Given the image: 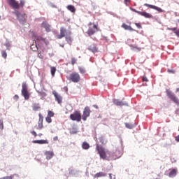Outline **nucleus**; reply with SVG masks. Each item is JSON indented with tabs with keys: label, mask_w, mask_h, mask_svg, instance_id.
<instances>
[{
	"label": "nucleus",
	"mask_w": 179,
	"mask_h": 179,
	"mask_svg": "<svg viewBox=\"0 0 179 179\" xmlns=\"http://www.w3.org/2000/svg\"><path fill=\"white\" fill-rule=\"evenodd\" d=\"M96 150L98 152L99 157L103 160H108V159H111L112 160H117V159H120L121 156V152L115 151V152L111 153L110 151L106 150L102 145H99L97 144L96 145Z\"/></svg>",
	"instance_id": "1"
},
{
	"label": "nucleus",
	"mask_w": 179,
	"mask_h": 179,
	"mask_svg": "<svg viewBox=\"0 0 179 179\" xmlns=\"http://www.w3.org/2000/svg\"><path fill=\"white\" fill-rule=\"evenodd\" d=\"M13 13L17 16V20L22 24H24L27 22V15L22 14L19 11H14Z\"/></svg>",
	"instance_id": "2"
},
{
	"label": "nucleus",
	"mask_w": 179,
	"mask_h": 179,
	"mask_svg": "<svg viewBox=\"0 0 179 179\" xmlns=\"http://www.w3.org/2000/svg\"><path fill=\"white\" fill-rule=\"evenodd\" d=\"M88 30L87 31V34L88 36H93L96 31H99V28L97 27V25L94 24V23L90 22L88 24Z\"/></svg>",
	"instance_id": "3"
},
{
	"label": "nucleus",
	"mask_w": 179,
	"mask_h": 179,
	"mask_svg": "<svg viewBox=\"0 0 179 179\" xmlns=\"http://www.w3.org/2000/svg\"><path fill=\"white\" fill-rule=\"evenodd\" d=\"M22 95L24 98V100H29L30 99V92L27 90V85L24 83L22 85Z\"/></svg>",
	"instance_id": "4"
},
{
	"label": "nucleus",
	"mask_w": 179,
	"mask_h": 179,
	"mask_svg": "<svg viewBox=\"0 0 179 179\" xmlns=\"http://www.w3.org/2000/svg\"><path fill=\"white\" fill-rule=\"evenodd\" d=\"M70 119L72 120V121H77V122H80L82 120V114H80V111L76 110L70 115Z\"/></svg>",
	"instance_id": "5"
},
{
	"label": "nucleus",
	"mask_w": 179,
	"mask_h": 179,
	"mask_svg": "<svg viewBox=\"0 0 179 179\" xmlns=\"http://www.w3.org/2000/svg\"><path fill=\"white\" fill-rule=\"evenodd\" d=\"M166 96L169 97V99H170V100L173 101V103H176V104H179L178 98L176 96V94H174V93H172V92L170 91V90H166Z\"/></svg>",
	"instance_id": "6"
},
{
	"label": "nucleus",
	"mask_w": 179,
	"mask_h": 179,
	"mask_svg": "<svg viewBox=\"0 0 179 179\" xmlns=\"http://www.w3.org/2000/svg\"><path fill=\"white\" fill-rule=\"evenodd\" d=\"M69 80H71L73 83H78V82H80V75L76 72L72 73L70 74Z\"/></svg>",
	"instance_id": "7"
},
{
	"label": "nucleus",
	"mask_w": 179,
	"mask_h": 179,
	"mask_svg": "<svg viewBox=\"0 0 179 179\" xmlns=\"http://www.w3.org/2000/svg\"><path fill=\"white\" fill-rule=\"evenodd\" d=\"M7 3L13 9H20V5H19V1L16 0H7Z\"/></svg>",
	"instance_id": "8"
},
{
	"label": "nucleus",
	"mask_w": 179,
	"mask_h": 179,
	"mask_svg": "<svg viewBox=\"0 0 179 179\" xmlns=\"http://www.w3.org/2000/svg\"><path fill=\"white\" fill-rule=\"evenodd\" d=\"M90 113H92V110H90V108L89 106H86L84 108V111L83 114V121H86V120H87V117H90Z\"/></svg>",
	"instance_id": "9"
},
{
	"label": "nucleus",
	"mask_w": 179,
	"mask_h": 179,
	"mask_svg": "<svg viewBox=\"0 0 179 179\" xmlns=\"http://www.w3.org/2000/svg\"><path fill=\"white\" fill-rule=\"evenodd\" d=\"M88 50L94 54L99 52V48H97V45L92 43L88 46Z\"/></svg>",
	"instance_id": "10"
},
{
	"label": "nucleus",
	"mask_w": 179,
	"mask_h": 179,
	"mask_svg": "<svg viewBox=\"0 0 179 179\" xmlns=\"http://www.w3.org/2000/svg\"><path fill=\"white\" fill-rule=\"evenodd\" d=\"M52 94L55 96V99L56 101H57L58 104H61L62 103V96L55 91L52 92Z\"/></svg>",
	"instance_id": "11"
},
{
	"label": "nucleus",
	"mask_w": 179,
	"mask_h": 179,
	"mask_svg": "<svg viewBox=\"0 0 179 179\" xmlns=\"http://www.w3.org/2000/svg\"><path fill=\"white\" fill-rule=\"evenodd\" d=\"M67 34L66 32V29H65L64 27H61L60 28V34L57 36V38L59 40H61V38H64V37H65V36Z\"/></svg>",
	"instance_id": "12"
},
{
	"label": "nucleus",
	"mask_w": 179,
	"mask_h": 179,
	"mask_svg": "<svg viewBox=\"0 0 179 179\" xmlns=\"http://www.w3.org/2000/svg\"><path fill=\"white\" fill-rule=\"evenodd\" d=\"M41 27H43V29H45V31H47L48 33H50V31H51V25H50V24H48V22H42Z\"/></svg>",
	"instance_id": "13"
},
{
	"label": "nucleus",
	"mask_w": 179,
	"mask_h": 179,
	"mask_svg": "<svg viewBox=\"0 0 179 179\" xmlns=\"http://www.w3.org/2000/svg\"><path fill=\"white\" fill-rule=\"evenodd\" d=\"M138 15H141V16H143L144 17H146L147 19H152L153 17V15L152 14L147 13L146 11H141V12H137Z\"/></svg>",
	"instance_id": "14"
},
{
	"label": "nucleus",
	"mask_w": 179,
	"mask_h": 179,
	"mask_svg": "<svg viewBox=\"0 0 179 179\" xmlns=\"http://www.w3.org/2000/svg\"><path fill=\"white\" fill-rule=\"evenodd\" d=\"M43 117L41 116V114H39V120L38 122V127H36V129H43L44 128V126L43 125Z\"/></svg>",
	"instance_id": "15"
},
{
	"label": "nucleus",
	"mask_w": 179,
	"mask_h": 179,
	"mask_svg": "<svg viewBox=\"0 0 179 179\" xmlns=\"http://www.w3.org/2000/svg\"><path fill=\"white\" fill-rule=\"evenodd\" d=\"M144 6H147L148 8H150V9H155V10H157L158 12H163V10L156 6H153L152 4L145 3Z\"/></svg>",
	"instance_id": "16"
},
{
	"label": "nucleus",
	"mask_w": 179,
	"mask_h": 179,
	"mask_svg": "<svg viewBox=\"0 0 179 179\" xmlns=\"http://www.w3.org/2000/svg\"><path fill=\"white\" fill-rule=\"evenodd\" d=\"M32 143H38V145H48V140H34Z\"/></svg>",
	"instance_id": "17"
},
{
	"label": "nucleus",
	"mask_w": 179,
	"mask_h": 179,
	"mask_svg": "<svg viewBox=\"0 0 179 179\" xmlns=\"http://www.w3.org/2000/svg\"><path fill=\"white\" fill-rule=\"evenodd\" d=\"M45 156H46L47 160H51L52 157H54V152L53 151H46L45 152Z\"/></svg>",
	"instance_id": "18"
},
{
	"label": "nucleus",
	"mask_w": 179,
	"mask_h": 179,
	"mask_svg": "<svg viewBox=\"0 0 179 179\" xmlns=\"http://www.w3.org/2000/svg\"><path fill=\"white\" fill-rule=\"evenodd\" d=\"M122 27L124 29V30H129V31H135V29L132 28L131 26L127 25V24L123 23Z\"/></svg>",
	"instance_id": "19"
},
{
	"label": "nucleus",
	"mask_w": 179,
	"mask_h": 179,
	"mask_svg": "<svg viewBox=\"0 0 179 179\" xmlns=\"http://www.w3.org/2000/svg\"><path fill=\"white\" fill-rule=\"evenodd\" d=\"M35 43H45V38H43V36H36Z\"/></svg>",
	"instance_id": "20"
},
{
	"label": "nucleus",
	"mask_w": 179,
	"mask_h": 179,
	"mask_svg": "<svg viewBox=\"0 0 179 179\" xmlns=\"http://www.w3.org/2000/svg\"><path fill=\"white\" fill-rule=\"evenodd\" d=\"M113 103L115 106H127V103H125L122 102V101H120L118 99H114Z\"/></svg>",
	"instance_id": "21"
},
{
	"label": "nucleus",
	"mask_w": 179,
	"mask_h": 179,
	"mask_svg": "<svg viewBox=\"0 0 179 179\" xmlns=\"http://www.w3.org/2000/svg\"><path fill=\"white\" fill-rule=\"evenodd\" d=\"M107 176V173L104 172H99L94 175V178H99L100 177H106Z\"/></svg>",
	"instance_id": "22"
},
{
	"label": "nucleus",
	"mask_w": 179,
	"mask_h": 179,
	"mask_svg": "<svg viewBox=\"0 0 179 179\" xmlns=\"http://www.w3.org/2000/svg\"><path fill=\"white\" fill-rule=\"evenodd\" d=\"M82 148L83 149H84L85 150H87V149H90V145L86 142V141H84L82 144Z\"/></svg>",
	"instance_id": "23"
},
{
	"label": "nucleus",
	"mask_w": 179,
	"mask_h": 179,
	"mask_svg": "<svg viewBox=\"0 0 179 179\" xmlns=\"http://www.w3.org/2000/svg\"><path fill=\"white\" fill-rule=\"evenodd\" d=\"M177 176V169H172L169 173V177L173 178Z\"/></svg>",
	"instance_id": "24"
},
{
	"label": "nucleus",
	"mask_w": 179,
	"mask_h": 179,
	"mask_svg": "<svg viewBox=\"0 0 179 179\" xmlns=\"http://www.w3.org/2000/svg\"><path fill=\"white\" fill-rule=\"evenodd\" d=\"M67 9L68 10H70V12H71L72 13H75L76 12V8H75L74 6H72V5H69L67 6Z\"/></svg>",
	"instance_id": "25"
},
{
	"label": "nucleus",
	"mask_w": 179,
	"mask_h": 179,
	"mask_svg": "<svg viewBox=\"0 0 179 179\" xmlns=\"http://www.w3.org/2000/svg\"><path fill=\"white\" fill-rule=\"evenodd\" d=\"M32 108L34 111H38V110H40L41 107H40V103H34L32 106Z\"/></svg>",
	"instance_id": "26"
},
{
	"label": "nucleus",
	"mask_w": 179,
	"mask_h": 179,
	"mask_svg": "<svg viewBox=\"0 0 179 179\" xmlns=\"http://www.w3.org/2000/svg\"><path fill=\"white\" fill-rule=\"evenodd\" d=\"M56 72H57V68L54 67V66H50V73H51L52 78H54V76H55Z\"/></svg>",
	"instance_id": "27"
},
{
	"label": "nucleus",
	"mask_w": 179,
	"mask_h": 179,
	"mask_svg": "<svg viewBox=\"0 0 179 179\" xmlns=\"http://www.w3.org/2000/svg\"><path fill=\"white\" fill-rule=\"evenodd\" d=\"M65 40L69 45H72V37H71V36H66Z\"/></svg>",
	"instance_id": "28"
},
{
	"label": "nucleus",
	"mask_w": 179,
	"mask_h": 179,
	"mask_svg": "<svg viewBox=\"0 0 179 179\" xmlns=\"http://www.w3.org/2000/svg\"><path fill=\"white\" fill-rule=\"evenodd\" d=\"M131 50H133V51H137L139 52L141 51V48H138V46H135V45H131Z\"/></svg>",
	"instance_id": "29"
},
{
	"label": "nucleus",
	"mask_w": 179,
	"mask_h": 179,
	"mask_svg": "<svg viewBox=\"0 0 179 179\" xmlns=\"http://www.w3.org/2000/svg\"><path fill=\"white\" fill-rule=\"evenodd\" d=\"M1 55L4 59H6V57H8V54L6 53V51L2 50L1 51Z\"/></svg>",
	"instance_id": "30"
},
{
	"label": "nucleus",
	"mask_w": 179,
	"mask_h": 179,
	"mask_svg": "<svg viewBox=\"0 0 179 179\" xmlns=\"http://www.w3.org/2000/svg\"><path fill=\"white\" fill-rule=\"evenodd\" d=\"M125 127L129 129H132V128H134V124H131L129 123H125Z\"/></svg>",
	"instance_id": "31"
},
{
	"label": "nucleus",
	"mask_w": 179,
	"mask_h": 179,
	"mask_svg": "<svg viewBox=\"0 0 179 179\" xmlns=\"http://www.w3.org/2000/svg\"><path fill=\"white\" fill-rule=\"evenodd\" d=\"M45 121H46V122H48V124H51V122H52V120L51 119V117H50V116H47L45 117Z\"/></svg>",
	"instance_id": "32"
},
{
	"label": "nucleus",
	"mask_w": 179,
	"mask_h": 179,
	"mask_svg": "<svg viewBox=\"0 0 179 179\" xmlns=\"http://www.w3.org/2000/svg\"><path fill=\"white\" fill-rule=\"evenodd\" d=\"M26 3V1H24V0H20V8H23V6H24V4Z\"/></svg>",
	"instance_id": "33"
},
{
	"label": "nucleus",
	"mask_w": 179,
	"mask_h": 179,
	"mask_svg": "<svg viewBox=\"0 0 179 179\" xmlns=\"http://www.w3.org/2000/svg\"><path fill=\"white\" fill-rule=\"evenodd\" d=\"M78 62V59L75 57L71 58V65H74Z\"/></svg>",
	"instance_id": "34"
},
{
	"label": "nucleus",
	"mask_w": 179,
	"mask_h": 179,
	"mask_svg": "<svg viewBox=\"0 0 179 179\" xmlns=\"http://www.w3.org/2000/svg\"><path fill=\"white\" fill-rule=\"evenodd\" d=\"M31 49L32 51H36V50H38V48H37V43H36V48H34V45H31Z\"/></svg>",
	"instance_id": "35"
},
{
	"label": "nucleus",
	"mask_w": 179,
	"mask_h": 179,
	"mask_svg": "<svg viewBox=\"0 0 179 179\" xmlns=\"http://www.w3.org/2000/svg\"><path fill=\"white\" fill-rule=\"evenodd\" d=\"M0 129L1 131H3V120H0Z\"/></svg>",
	"instance_id": "36"
},
{
	"label": "nucleus",
	"mask_w": 179,
	"mask_h": 179,
	"mask_svg": "<svg viewBox=\"0 0 179 179\" xmlns=\"http://www.w3.org/2000/svg\"><path fill=\"white\" fill-rule=\"evenodd\" d=\"M0 179H13V175H11L10 176H4L1 178Z\"/></svg>",
	"instance_id": "37"
},
{
	"label": "nucleus",
	"mask_w": 179,
	"mask_h": 179,
	"mask_svg": "<svg viewBox=\"0 0 179 179\" xmlns=\"http://www.w3.org/2000/svg\"><path fill=\"white\" fill-rule=\"evenodd\" d=\"M48 117H54V112L51 111V110H49L48 112Z\"/></svg>",
	"instance_id": "38"
},
{
	"label": "nucleus",
	"mask_w": 179,
	"mask_h": 179,
	"mask_svg": "<svg viewBox=\"0 0 179 179\" xmlns=\"http://www.w3.org/2000/svg\"><path fill=\"white\" fill-rule=\"evenodd\" d=\"M79 71H80V73H86V70L84 68H82V67L79 68Z\"/></svg>",
	"instance_id": "39"
},
{
	"label": "nucleus",
	"mask_w": 179,
	"mask_h": 179,
	"mask_svg": "<svg viewBox=\"0 0 179 179\" xmlns=\"http://www.w3.org/2000/svg\"><path fill=\"white\" fill-rule=\"evenodd\" d=\"M135 25L138 29H142V24H141V23H135Z\"/></svg>",
	"instance_id": "40"
},
{
	"label": "nucleus",
	"mask_w": 179,
	"mask_h": 179,
	"mask_svg": "<svg viewBox=\"0 0 179 179\" xmlns=\"http://www.w3.org/2000/svg\"><path fill=\"white\" fill-rule=\"evenodd\" d=\"M167 30H171V31H177V28H167Z\"/></svg>",
	"instance_id": "41"
},
{
	"label": "nucleus",
	"mask_w": 179,
	"mask_h": 179,
	"mask_svg": "<svg viewBox=\"0 0 179 179\" xmlns=\"http://www.w3.org/2000/svg\"><path fill=\"white\" fill-rule=\"evenodd\" d=\"M168 72H169V73H176V71L171 70V69H168Z\"/></svg>",
	"instance_id": "42"
},
{
	"label": "nucleus",
	"mask_w": 179,
	"mask_h": 179,
	"mask_svg": "<svg viewBox=\"0 0 179 179\" xmlns=\"http://www.w3.org/2000/svg\"><path fill=\"white\" fill-rule=\"evenodd\" d=\"M31 135H34V136L36 138L37 136V133L34 131H31Z\"/></svg>",
	"instance_id": "43"
},
{
	"label": "nucleus",
	"mask_w": 179,
	"mask_h": 179,
	"mask_svg": "<svg viewBox=\"0 0 179 179\" xmlns=\"http://www.w3.org/2000/svg\"><path fill=\"white\" fill-rule=\"evenodd\" d=\"M174 33L176 34V36H177V37H179V29L175 31Z\"/></svg>",
	"instance_id": "44"
},
{
	"label": "nucleus",
	"mask_w": 179,
	"mask_h": 179,
	"mask_svg": "<svg viewBox=\"0 0 179 179\" xmlns=\"http://www.w3.org/2000/svg\"><path fill=\"white\" fill-rule=\"evenodd\" d=\"M143 82H148V78H146V76L143 77Z\"/></svg>",
	"instance_id": "45"
},
{
	"label": "nucleus",
	"mask_w": 179,
	"mask_h": 179,
	"mask_svg": "<svg viewBox=\"0 0 179 179\" xmlns=\"http://www.w3.org/2000/svg\"><path fill=\"white\" fill-rule=\"evenodd\" d=\"M175 141H176V142H179V135L175 137Z\"/></svg>",
	"instance_id": "46"
},
{
	"label": "nucleus",
	"mask_w": 179,
	"mask_h": 179,
	"mask_svg": "<svg viewBox=\"0 0 179 179\" xmlns=\"http://www.w3.org/2000/svg\"><path fill=\"white\" fill-rule=\"evenodd\" d=\"M14 99H15V100H19V95H15Z\"/></svg>",
	"instance_id": "47"
},
{
	"label": "nucleus",
	"mask_w": 179,
	"mask_h": 179,
	"mask_svg": "<svg viewBox=\"0 0 179 179\" xmlns=\"http://www.w3.org/2000/svg\"><path fill=\"white\" fill-rule=\"evenodd\" d=\"M93 107H94V108H96V110H98L99 106L97 105H93Z\"/></svg>",
	"instance_id": "48"
},
{
	"label": "nucleus",
	"mask_w": 179,
	"mask_h": 179,
	"mask_svg": "<svg viewBox=\"0 0 179 179\" xmlns=\"http://www.w3.org/2000/svg\"><path fill=\"white\" fill-rule=\"evenodd\" d=\"M58 140V136H55L53 138V141H57Z\"/></svg>",
	"instance_id": "49"
},
{
	"label": "nucleus",
	"mask_w": 179,
	"mask_h": 179,
	"mask_svg": "<svg viewBox=\"0 0 179 179\" xmlns=\"http://www.w3.org/2000/svg\"><path fill=\"white\" fill-rule=\"evenodd\" d=\"M133 12H136V13H138V12H141V11H138V10H136L135 9H133Z\"/></svg>",
	"instance_id": "50"
},
{
	"label": "nucleus",
	"mask_w": 179,
	"mask_h": 179,
	"mask_svg": "<svg viewBox=\"0 0 179 179\" xmlns=\"http://www.w3.org/2000/svg\"><path fill=\"white\" fill-rule=\"evenodd\" d=\"M176 93H178V92H179V88H177V89H176Z\"/></svg>",
	"instance_id": "51"
},
{
	"label": "nucleus",
	"mask_w": 179,
	"mask_h": 179,
	"mask_svg": "<svg viewBox=\"0 0 179 179\" xmlns=\"http://www.w3.org/2000/svg\"><path fill=\"white\" fill-rule=\"evenodd\" d=\"M124 2H131V0H124Z\"/></svg>",
	"instance_id": "52"
},
{
	"label": "nucleus",
	"mask_w": 179,
	"mask_h": 179,
	"mask_svg": "<svg viewBox=\"0 0 179 179\" xmlns=\"http://www.w3.org/2000/svg\"><path fill=\"white\" fill-rule=\"evenodd\" d=\"M60 47H62V48H64V47H65L64 45H60Z\"/></svg>",
	"instance_id": "53"
},
{
	"label": "nucleus",
	"mask_w": 179,
	"mask_h": 179,
	"mask_svg": "<svg viewBox=\"0 0 179 179\" xmlns=\"http://www.w3.org/2000/svg\"><path fill=\"white\" fill-rule=\"evenodd\" d=\"M38 136H43V134L40 133V134H38Z\"/></svg>",
	"instance_id": "54"
},
{
	"label": "nucleus",
	"mask_w": 179,
	"mask_h": 179,
	"mask_svg": "<svg viewBox=\"0 0 179 179\" xmlns=\"http://www.w3.org/2000/svg\"><path fill=\"white\" fill-rule=\"evenodd\" d=\"M109 177L110 179H113V177H111V173L109 174Z\"/></svg>",
	"instance_id": "55"
},
{
	"label": "nucleus",
	"mask_w": 179,
	"mask_h": 179,
	"mask_svg": "<svg viewBox=\"0 0 179 179\" xmlns=\"http://www.w3.org/2000/svg\"><path fill=\"white\" fill-rule=\"evenodd\" d=\"M178 23H179V20H177Z\"/></svg>",
	"instance_id": "56"
},
{
	"label": "nucleus",
	"mask_w": 179,
	"mask_h": 179,
	"mask_svg": "<svg viewBox=\"0 0 179 179\" xmlns=\"http://www.w3.org/2000/svg\"><path fill=\"white\" fill-rule=\"evenodd\" d=\"M1 15H0V20H1Z\"/></svg>",
	"instance_id": "57"
},
{
	"label": "nucleus",
	"mask_w": 179,
	"mask_h": 179,
	"mask_svg": "<svg viewBox=\"0 0 179 179\" xmlns=\"http://www.w3.org/2000/svg\"><path fill=\"white\" fill-rule=\"evenodd\" d=\"M73 134H76V132H73Z\"/></svg>",
	"instance_id": "58"
},
{
	"label": "nucleus",
	"mask_w": 179,
	"mask_h": 179,
	"mask_svg": "<svg viewBox=\"0 0 179 179\" xmlns=\"http://www.w3.org/2000/svg\"><path fill=\"white\" fill-rule=\"evenodd\" d=\"M69 34H71V32H69Z\"/></svg>",
	"instance_id": "59"
}]
</instances>
